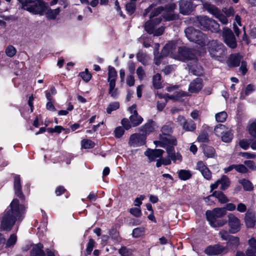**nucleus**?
<instances>
[{
    "instance_id": "obj_56",
    "label": "nucleus",
    "mask_w": 256,
    "mask_h": 256,
    "mask_svg": "<svg viewBox=\"0 0 256 256\" xmlns=\"http://www.w3.org/2000/svg\"><path fill=\"white\" fill-rule=\"evenodd\" d=\"M235 170L240 173H246L248 172L246 167L244 164H235Z\"/></svg>"
},
{
    "instance_id": "obj_61",
    "label": "nucleus",
    "mask_w": 256,
    "mask_h": 256,
    "mask_svg": "<svg viewBox=\"0 0 256 256\" xmlns=\"http://www.w3.org/2000/svg\"><path fill=\"white\" fill-rule=\"evenodd\" d=\"M244 164L247 166L248 168H250L252 170H256V166L255 165L254 162L252 160H246L244 162Z\"/></svg>"
},
{
    "instance_id": "obj_13",
    "label": "nucleus",
    "mask_w": 256,
    "mask_h": 256,
    "mask_svg": "<svg viewBox=\"0 0 256 256\" xmlns=\"http://www.w3.org/2000/svg\"><path fill=\"white\" fill-rule=\"evenodd\" d=\"M196 169L200 172L204 178L208 180H212V173L203 162L200 160L196 163Z\"/></svg>"
},
{
    "instance_id": "obj_28",
    "label": "nucleus",
    "mask_w": 256,
    "mask_h": 256,
    "mask_svg": "<svg viewBox=\"0 0 256 256\" xmlns=\"http://www.w3.org/2000/svg\"><path fill=\"white\" fill-rule=\"evenodd\" d=\"M221 238L224 240H230L234 244H238L239 242V239L237 237L232 236L230 238L228 232L226 230H221L220 233Z\"/></svg>"
},
{
    "instance_id": "obj_16",
    "label": "nucleus",
    "mask_w": 256,
    "mask_h": 256,
    "mask_svg": "<svg viewBox=\"0 0 256 256\" xmlns=\"http://www.w3.org/2000/svg\"><path fill=\"white\" fill-rule=\"evenodd\" d=\"M206 214L208 220H211L212 218L224 216L226 214V210L224 208H215L212 211L207 210Z\"/></svg>"
},
{
    "instance_id": "obj_41",
    "label": "nucleus",
    "mask_w": 256,
    "mask_h": 256,
    "mask_svg": "<svg viewBox=\"0 0 256 256\" xmlns=\"http://www.w3.org/2000/svg\"><path fill=\"white\" fill-rule=\"evenodd\" d=\"M228 115L226 112L223 111L217 113L216 114L215 118L216 120L218 122H224L226 118Z\"/></svg>"
},
{
    "instance_id": "obj_45",
    "label": "nucleus",
    "mask_w": 256,
    "mask_h": 256,
    "mask_svg": "<svg viewBox=\"0 0 256 256\" xmlns=\"http://www.w3.org/2000/svg\"><path fill=\"white\" fill-rule=\"evenodd\" d=\"M217 218H212L211 220H208L210 226L212 227H219L222 226L224 224L225 222L224 220H217Z\"/></svg>"
},
{
    "instance_id": "obj_63",
    "label": "nucleus",
    "mask_w": 256,
    "mask_h": 256,
    "mask_svg": "<svg viewBox=\"0 0 256 256\" xmlns=\"http://www.w3.org/2000/svg\"><path fill=\"white\" fill-rule=\"evenodd\" d=\"M145 196L144 195H141L139 197L136 198L134 200V206H140L142 204V200L144 198Z\"/></svg>"
},
{
    "instance_id": "obj_19",
    "label": "nucleus",
    "mask_w": 256,
    "mask_h": 256,
    "mask_svg": "<svg viewBox=\"0 0 256 256\" xmlns=\"http://www.w3.org/2000/svg\"><path fill=\"white\" fill-rule=\"evenodd\" d=\"M243 56L238 54H231L227 60V64L229 67H236L240 65Z\"/></svg>"
},
{
    "instance_id": "obj_57",
    "label": "nucleus",
    "mask_w": 256,
    "mask_h": 256,
    "mask_svg": "<svg viewBox=\"0 0 256 256\" xmlns=\"http://www.w3.org/2000/svg\"><path fill=\"white\" fill-rule=\"evenodd\" d=\"M240 64H241L240 68V70L242 72V74L244 75L248 71L247 63L246 61L242 60Z\"/></svg>"
},
{
    "instance_id": "obj_2",
    "label": "nucleus",
    "mask_w": 256,
    "mask_h": 256,
    "mask_svg": "<svg viewBox=\"0 0 256 256\" xmlns=\"http://www.w3.org/2000/svg\"><path fill=\"white\" fill-rule=\"evenodd\" d=\"M24 210V206L19 204L18 201L14 199L4 212L1 224L2 228L4 230L10 229L16 220L21 219Z\"/></svg>"
},
{
    "instance_id": "obj_31",
    "label": "nucleus",
    "mask_w": 256,
    "mask_h": 256,
    "mask_svg": "<svg viewBox=\"0 0 256 256\" xmlns=\"http://www.w3.org/2000/svg\"><path fill=\"white\" fill-rule=\"evenodd\" d=\"M215 196L221 204H225L229 201L226 196L220 191H216L213 193Z\"/></svg>"
},
{
    "instance_id": "obj_47",
    "label": "nucleus",
    "mask_w": 256,
    "mask_h": 256,
    "mask_svg": "<svg viewBox=\"0 0 256 256\" xmlns=\"http://www.w3.org/2000/svg\"><path fill=\"white\" fill-rule=\"evenodd\" d=\"M120 107V104L118 102H113L110 103L106 108V112L108 114H110L112 111L116 110Z\"/></svg>"
},
{
    "instance_id": "obj_7",
    "label": "nucleus",
    "mask_w": 256,
    "mask_h": 256,
    "mask_svg": "<svg viewBox=\"0 0 256 256\" xmlns=\"http://www.w3.org/2000/svg\"><path fill=\"white\" fill-rule=\"evenodd\" d=\"M186 38L192 42H194L198 44L203 46L207 42L206 36L200 32L190 27L185 30Z\"/></svg>"
},
{
    "instance_id": "obj_17",
    "label": "nucleus",
    "mask_w": 256,
    "mask_h": 256,
    "mask_svg": "<svg viewBox=\"0 0 256 256\" xmlns=\"http://www.w3.org/2000/svg\"><path fill=\"white\" fill-rule=\"evenodd\" d=\"M179 4L180 12L183 14H188L194 8L190 0H182Z\"/></svg>"
},
{
    "instance_id": "obj_26",
    "label": "nucleus",
    "mask_w": 256,
    "mask_h": 256,
    "mask_svg": "<svg viewBox=\"0 0 256 256\" xmlns=\"http://www.w3.org/2000/svg\"><path fill=\"white\" fill-rule=\"evenodd\" d=\"M249 134L256 138V119L250 120L247 126Z\"/></svg>"
},
{
    "instance_id": "obj_23",
    "label": "nucleus",
    "mask_w": 256,
    "mask_h": 256,
    "mask_svg": "<svg viewBox=\"0 0 256 256\" xmlns=\"http://www.w3.org/2000/svg\"><path fill=\"white\" fill-rule=\"evenodd\" d=\"M108 84H116V82L117 79L118 74L116 69L112 66H108Z\"/></svg>"
},
{
    "instance_id": "obj_15",
    "label": "nucleus",
    "mask_w": 256,
    "mask_h": 256,
    "mask_svg": "<svg viewBox=\"0 0 256 256\" xmlns=\"http://www.w3.org/2000/svg\"><path fill=\"white\" fill-rule=\"evenodd\" d=\"M226 252V248L218 244L208 246L204 250V252L208 255H216Z\"/></svg>"
},
{
    "instance_id": "obj_48",
    "label": "nucleus",
    "mask_w": 256,
    "mask_h": 256,
    "mask_svg": "<svg viewBox=\"0 0 256 256\" xmlns=\"http://www.w3.org/2000/svg\"><path fill=\"white\" fill-rule=\"evenodd\" d=\"M144 228H137L132 231V236L134 238H138L144 234Z\"/></svg>"
},
{
    "instance_id": "obj_24",
    "label": "nucleus",
    "mask_w": 256,
    "mask_h": 256,
    "mask_svg": "<svg viewBox=\"0 0 256 256\" xmlns=\"http://www.w3.org/2000/svg\"><path fill=\"white\" fill-rule=\"evenodd\" d=\"M162 132L163 133V136H161L160 138V140L158 141L154 142V144L156 146H160L164 147V144L163 143H158L159 142H164L166 140V138H168V136H170L168 135V134L172 132V129L168 126H164L162 128ZM171 137H172L171 136Z\"/></svg>"
},
{
    "instance_id": "obj_20",
    "label": "nucleus",
    "mask_w": 256,
    "mask_h": 256,
    "mask_svg": "<svg viewBox=\"0 0 256 256\" xmlns=\"http://www.w3.org/2000/svg\"><path fill=\"white\" fill-rule=\"evenodd\" d=\"M164 151L162 150L156 149L154 150H148L144 152V154L150 160H154L158 158H160Z\"/></svg>"
},
{
    "instance_id": "obj_39",
    "label": "nucleus",
    "mask_w": 256,
    "mask_h": 256,
    "mask_svg": "<svg viewBox=\"0 0 256 256\" xmlns=\"http://www.w3.org/2000/svg\"><path fill=\"white\" fill-rule=\"evenodd\" d=\"M136 1L137 0H131L130 2L126 4V10L129 14H132L134 12L136 9Z\"/></svg>"
},
{
    "instance_id": "obj_29",
    "label": "nucleus",
    "mask_w": 256,
    "mask_h": 256,
    "mask_svg": "<svg viewBox=\"0 0 256 256\" xmlns=\"http://www.w3.org/2000/svg\"><path fill=\"white\" fill-rule=\"evenodd\" d=\"M178 178L182 180H186L191 178L192 174L189 170H180L178 172Z\"/></svg>"
},
{
    "instance_id": "obj_25",
    "label": "nucleus",
    "mask_w": 256,
    "mask_h": 256,
    "mask_svg": "<svg viewBox=\"0 0 256 256\" xmlns=\"http://www.w3.org/2000/svg\"><path fill=\"white\" fill-rule=\"evenodd\" d=\"M248 247L246 251V256H256V240L251 238L248 242Z\"/></svg>"
},
{
    "instance_id": "obj_50",
    "label": "nucleus",
    "mask_w": 256,
    "mask_h": 256,
    "mask_svg": "<svg viewBox=\"0 0 256 256\" xmlns=\"http://www.w3.org/2000/svg\"><path fill=\"white\" fill-rule=\"evenodd\" d=\"M16 236L14 234H12L6 243V246L7 247H10L14 246L16 244Z\"/></svg>"
},
{
    "instance_id": "obj_27",
    "label": "nucleus",
    "mask_w": 256,
    "mask_h": 256,
    "mask_svg": "<svg viewBox=\"0 0 256 256\" xmlns=\"http://www.w3.org/2000/svg\"><path fill=\"white\" fill-rule=\"evenodd\" d=\"M228 127L224 124H218L214 128V132L215 134L220 138L228 130Z\"/></svg>"
},
{
    "instance_id": "obj_22",
    "label": "nucleus",
    "mask_w": 256,
    "mask_h": 256,
    "mask_svg": "<svg viewBox=\"0 0 256 256\" xmlns=\"http://www.w3.org/2000/svg\"><path fill=\"white\" fill-rule=\"evenodd\" d=\"M256 214L252 211H248L244 218L246 226L248 228H252L256 223Z\"/></svg>"
},
{
    "instance_id": "obj_21",
    "label": "nucleus",
    "mask_w": 256,
    "mask_h": 256,
    "mask_svg": "<svg viewBox=\"0 0 256 256\" xmlns=\"http://www.w3.org/2000/svg\"><path fill=\"white\" fill-rule=\"evenodd\" d=\"M202 88V80L200 78H197L190 83L188 90L190 92H198Z\"/></svg>"
},
{
    "instance_id": "obj_32",
    "label": "nucleus",
    "mask_w": 256,
    "mask_h": 256,
    "mask_svg": "<svg viewBox=\"0 0 256 256\" xmlns=\"http://www.w3.org/2000/svg\"><path fill=\"white\" fill-rule=\"evenodd\" d=\"M132 126L134 127L140 124L142 122V118L138 114H132L130 116Z\"/></svg>"
},
{
    "instance_id": "obj_14",
    "label": "nucleus",
    "mask_w": 256,
    "mask_h": 256,
    "mask_svg": "<svg viewBox=\"0 0 256 256\" xmlns=\"http://www.w3.org/2000/svg\"><path fill=\"white\" fill-rule=\"evenodd\" d=\"M219 185H220V188L222 190H224L228 188L230 185V180L227 176L223 175L220 178L211 184L210 186L211 190L217 188Z\"/></svg>"
},
{
    "instance_id": "obj_3",
    "label": "nucleus",
    "mask_w": 256,
    "mask_h": 256,
    "mask_svg": "<svg viewBox=\"0 0 256 256\" xmlns=\"http://www.w3.org/2000/svg\"><path fill=\"white\" fill-rule=\"evenodd\" d=\"M162 10L161 8H154L153 6H150L146 10L145 14H144V15H146L149 12L150 13V20L146 23L144 28L148 33L153 34L154 36H159L162 34L164 32V28L162 26L156 30V26L160 22L162 19L160 18H156L154 20L152 19L154 16L160 14Z\"/></svg>"
},
{
    "instance_id": "obj_64",
    "label": "nucleus",
    "mask_w": 256,
    "mask_h": 256,
    "mask_svg": "<svg viewBox=\"0 0 256 256\" xmlns=\"http://www.w3.org/2000/svg\"><path fill=\"white\" fill-rule=\"evenodd\" d=\"M223 12L228 16L229 17L234 14V10L232 8H230L228 9H224L222 10Z\"/></svg>"
},
{
    "instance_id": "obj_40",
    "label": "nucleus",
    "mask_w": 256,
    "mask_h": 256,
    "mask_svg": "<svg viewBox=\"0 0 256 256\" xmlns=\"http://www.w3.org/2000/svg\"><path fill=\"white\" fill-rule=\"evenodd\" d=\"M196 128L195 124L191 120L186 122L183 126L184 129L187 131H193L196 129Z\"/></svg>"
},
{
    "instance_id": "obj_5",
    "label": "nucleus",
    "mask_w": 256,
    "mask_h": 256,
    "mask_svg": "<svg viewBox=\"0 0 256 256\" xmlns=\"http://www.w3.org/2000/svg\"><path fill=\"white\" fill-rule=\"evenodd\" d=\"M158 143H163L164 144V148L166 150L168 157L174 162H180L182 160V156L179 153L175 154L174 151V146L177 144L176 138L168 136L164 142L160 141Z\"/></svg>"
},
{
    "instance_id": "obj_59",
    "label": "nucleus",
    "mask_w": 256,
    "mask_h": 256,
    "mask_svg": "<svg viewBox=\"0 0 256 256\" xmlns=\"http://www.w3.org/2000/svg\"><path fill=\"white\" fill-rule=\"evenodd\" d=\"M121 124L126 130H128L132 126L130 120H129L128 118H123L122 120Z\"/></svg>"
},
{
    "instance_id": "obj_42",
    "label": "nucleus",
    "mask_w": 256,
    "mask_h": 256,
    "mask_svg": "<svg viewBox=\"0 0 256 256\" xmlns=\"http://www.w3.org/2000/svg\"><path fill=\"white\" fill-rule=\"evenodd\" d=\"M239 182L242 185L244 188L246 190H250L252 189V184L248 180H239Z\"/></svg>"
},
{
    "instance_id": "obj_34",
    "label": "nucleus",
    "mask_w": 256,
    "mask_h": 256,
    "mask_svg": "<svg viewBox=\"0 0 256 256\" xmlns=\"http://www.w3.org/2000/svg\"><path fill=\"white\" fill-rule=\"evenodd\" d=\"M203 152L204 156L207 158H213L215 154L214 149L210 146H203Z\"/></svg>"
},
{
    "instance_id": "obj_54",
    "label": "nucleus",
    "mask_w": 256,
    "mask_h": 256,
    "mask_svg": "<svg viewBox=\"0 0 256 256\" xmlns=\"http://www.w3.org/2000/svg\"><path fill=\"white\" fill-rule=\"evenodd\" d=\"M130 212L134 216L137 218H139L142 215L140 209L138 208H130Z\"/></svg>"
},
{
    "instance_id": "obj_37",
    "label": "nucleus",
    "mask_w": 256,
    "mask_h": 256,
    "mask_svg": "<svg viewBox=\"0 0 256 256\" xmlns=\"http://www.w3.org/2000/svg\"><path fill=\"white\" fill-rule=\"evenodd\" d=\"M187 95V94L185 92H176L174 95H166V98L171 99L174 100H178L180 99V98L184 96Z\"/></svg>"
},
{
    "instance_id": "obj_4",
    "label": "nucleus",
    "mask_w": 256,
    "mask_h": 256,
    "mask_svg": "<svg viewBox=\"0 0 256 256\" xmlns=\"http://www.w3.org/2000/svg\"><path fill=\"white\" fill-rule=\"evenodd\" d=\"M175 48L176 46L174 43L169 42L167 44L162 51V56L170 55L172 58L181 61H185L192 58V54L190 52L184 47L180 48L178 49V54H173L172 52Z\"/></svg>"
},
{
    "instance_id": "obj_55",
    "label": "nucleus",
    "mask_w": 256,
    "mask_h": 256,
    "mask_svg": "<svg viewBox=\"0 0 256 256\" xmlns=\"http://www.w3.org/2000/svg\"><path fill=\"white\" fill-rule=\"evenodd\" d=\"M6 53L8 56L12 57L16 54V50L14 46H10L6 48Z\"/></svg>"
},
{
    "instance_id": "obj_18",
    "label": "nucleus",
    "mask_w": 256,
    "mask_h": 256,
    "mask_svg": "<svg viewBox=\"0 0 256 256\" xmlns=\"http://www.w3.org/2000/svg\"><path fill=\"white\" fill-rule=\"evenodd\" d=\"M42 248V246L41 244L34 246L31 250L30 256H44ZM46 256H56V254L54 251L48 250L46 251Z\"/></svg>"
},
{
    "instance_id": "obj_8",
    "label": "nucleus",
    "mask_w": 256,
    "mask_h": 256,
    "mask_svg": "<svg viewBox=\"0 0 256 256\" xmlns=\"http://www.w3.org/2000/svg\"><path fill=\"white\" fill-rule=\"evenodd\" d=\"M200 2H202L204 8L218 18L222 24H228V16L223 12V11L220 12L216 6L206 2L205 0H200Z\"/></svg>"
},
{
    "instance_id": "obj_52",
    "label": "nucleus",
    "mask_w": 256,
    "mask_h": 256,
    "mask_svg": "<svg viewBox=\"0 0 256 256\" xmlns=\"http://www.w3.org/2000/svg\"><path fill=\"white\" fill-rule=\"evenodd\" d=\"M241 156L246 159H254L256 158V154L250 152H241L239 154Z\"/></svg>"
},
{
    "instance_id": "obj_6",
    "label": "nucleus",
    "mask_w": 256,
    "mask_h": 256,
    "mask_svg": "<svg viewBox=\"0 0 256 256\" xmlns=\"http://www.w3.org/2000/svg\"><path fill=\"white\" fill-rule=\"evenodd\" d=\"M208 51L211 56L218 61L222 62L226 58V52L224 46L222 44L212 41Z\"/></svg>"
},
{
    "instance_id": "obj_44",
    "label": "nucleus",
    "mask_w": 256,
    "mask_h": 256,
    "mask_svg": "<svg viewBox=\"0 0 256 256\" xmlns=\"http://www.w3.org/2000/svg\"><path fill=\"white\" fill-rule=\"evenodd\" d=\"M254 85L251 84H248L246 87L244 93L242 92L241 94L240 97L242 98H244L246 96H248L250 93L254 92Z\"/></svg>"
},
{
    "instance_id": "obj_11",
    "label": "nucleus",
    "mask_w": 256,
    "mask_h": 256,
    "mask_svg": "<svg viewBox=\"0 0 256 256\" xmlns=\"http://www.w3.org/2000/svg\"><path fill=\"white\" fill-rule=\"evenodd\" d=\"M228 217L230 232L232 234H235L238 232L241 226L240 220L232 214H230Z\"/></svg>"
},
{
    "instance_id": "obj_62",
    "label": "nucleus",
    "mask_w": 256,
    "mask_h": 256,
    "mask_svg": "<svg viewBox=\"0 0 256 256\" xmlns=\"http://www.w3.org/2000/svg\"><path fill=\"white\" fill-rule=\"evenodd\" d=\"M126 84L130 86H133L134 84V78L132 74L129 75L126 78Z\"/></svg>"
},
{
    "instance_id": "obj_53",
    "label": "nucleus",
    "mask_w": 256,
    "mask_h": 256,
    "mask_svg": "<svg viewBox=\"0 0 256 256\" xmlns=\"http://www.w3.org/2000/svg\"><path fill=\"white\" fill-rule=\"evenodd\" d=\"M80 76L86 82L90 81L92 78L91 74L88 72V69H86L84 72H80Z\"/></svg>"
},
{
    "instance_id": "obj_30",
    "label": "nucleus",
    "mask_w": 256,
    "mask_h": 256,
    "mask_svg": "<svg viewBox=\"0 0 256 256\" xmlns=\"http://www.w3.org/2000/svg\"><path fill=\"white\" fill-rule=\"evenodd\" d=\"M156 128V124L153 122H148L145 124L142 128V132L145 134L144 136L149 134L150 133L154 130Z\"/></svg>"
},
{
    "instance_id": "obj_12",
    "label": "nucleus",
    "mask_w": 256,
    "mask_h": 256,
    "mask_svg": "<svg viewBox=\"0 0 256 256\" xmlns=\"http://www.w3.org/2000/svg\"><path fill=\"white\" fill-rule=\"evenodd\" d=\"M146 140V136L134 134L130 136L128 144L130 146L135 148L144 144Z\"/></svg>"
},
{
    "instance_id": "obj_1",
    "label": "nucleus",
    "mask_w": 256,
    "mask_h": 256,
    "mask_svg": "<svg viewBox=\"0 0 256 256\" xmlns=\"http://www.w3.org/2000/svg\"><path fill=\"white\" fill-rule=\"evenodd\" d=\"M21 4V8L34 14H45L46 17L50 20H54L60 12L59 8L52 10L42 0H18Z\"/></svg>"
},
{
    "instance_id": "obj_43",
    "label": "nucleus",
    "mask_w": 256,
    "mask_h": 256,
    "mask_svg": "<svg viewBox=\"0 0 256 256\" xmlns=\"http://www.w3.org/2000/svg\"><path fill=\"white\" fill-rule=\"evenodd\" d=\"M153 86L156 88H161L160 75L156 74L153 77L152 80Z\"/></svg>"
},
{
    "instance_id": "obj_35",
    "label": "nucleus",
    "mask_w": 256,
    "mask_h": 256,
    "mask_svg": "<svg viewBox=\"0 0 256 256\" xmlns=\"http://www.w3.org/2000/svg\"><path fill=\"white\" fill-rule=\"evenodd\" d=\"M233 138V134L230 128H228L226 132L222 136V140L224 142L229 143Z\"/></svg>"
},
{
    "instance_id": "obj_10",
    "label": "nucleus",
    "mask_w": 256,
    "mask_h": 256,
    "mask_svg": "<svg viewBox=\"0 0 256 256\" xmlns=\"http://www.w3.org/2000/svg\"><path fill=\"white\" fill-rule=\"evenodd\" d=\"M222 36L226 44L230 48H235L236 46V42L235 37L232 30L228 28H224L223 30Z\"/></svg>"
},
{
    "instance_id": "obj_46",
    "label": "nucleus",
    "mask_w": 256,
    "mask_h": 256,
    "mask_svg": "<svg viewBox=\"0 0 256 256\" xmlns=\"http://www.w3.org/2000/svg\"><path fill=\"white\" fill-rule=\"evenodd\" d=\"M132 252L131 249L127 248L126 247H122L118 250V252L122 256H132Z\"/></svg>"
},
{
    "instance_id": "obj_38",
    "label": "nucleus",
    "mask_w": 256,
    "mask_h": 256,
    "mask_svg": "<svg viewBox=\"0 0 256 256\" xmlns=\"http://www.w3.org/2000/svg\"><path fill=\"white\" fill-rule=\"evenodd\" d=\"M108 94L114 98H116L118 95V92L117 88H116V84H108Z\"/></svg>"
},
{
    "instance_id": "obj_33",
    "label": "nucleus",
    "mask_w": 256,
    "mask_h": 256,
    "mask_svg": "<svg viewBox=\"0 0 256 256\" xmlns=\"http://www.w3.org/2000/svg\"><path fill=\"white\" fill-rule=\"evenodd\" d=\"M14 188L15 190L16 194L20 196L22 194L21 193V185L20 182V177L19 176H14Z\"/></svg>"
},
{
    "instance_id": "obj_58",
    "label": "nucleus",
    "mask_w": 256,
    "mask_h": 256,
    "mask_svg": "<svg viewBox=\"0 0 256 256\" xmlns=\"http://www.w3.org/2000/svg\"><path fill=\"white\" fill-rule=\"evenodd\" d=\"M124 130L121 126L117 127L114 130V136L117 138H120L124 134Z\"/></svg>"
},
{
    "instance_id": "obj_60",
    "label": "nucleus",
    "mask_w": 256,
    "mask_h": 256,
    "mask_svg": "<svg viewBox=\"0 0 256 256\" xmlns=\"http://www.w3.org/2000/svg\"><path fill=\"white\" fill-rule=\"evenodd\" d=\"M136 74L138 78L142 80L145 76V72L142 67H138L136 70Z\"/></svg>"
},
{
    "instance_id": "obj_36",
    "label": "nucleus",
    "mask_w": 256,
    "mask_h": 256,
    "mask_svg": "<svg viewBox=\"0 0 256 256\" xmlns=\"http://www.w3.org/2000/svg\"><path fill=\"white\" fill-rule=\"evenodd\" d=\"M95 146L94 142L92 140L88 139H84L81 141L82 148L84 149H89L93 148Z\"/></svg>"
},
{
    "instance_id": "obj_9",
    "label": "nucleus",
    "mask_w": 256,
    "mask_h": 256,
    "mask_svg": "<svg viewBox=\"0 0 256 256\" xmlns=\"http://www.w3.org/2000/svg\"><path fill=\"white\" fill-rule=\"evenodd\" d=\"M198 21L202 29L210 30L213 32H217L220 30V26L215 20L208 18L206 16L198 18Z\"/></svg>"
},
{
    "instance_id": "obj_49",
    "label": "nucleus",
    "mask_w": 256,
    "mask_h": 256,
    "mask_svg": "<svg viewBox=\"0 0 256 256\" xmlns=\"http://www.w3.org/2000/svg\"><path fill=\"white\" fill-rule=\"evenodd\" d=\"M95 242L92 238L90 239L86 248V253L90 254L94 247Z\"/></svg>"
},
{
    "instance_id": "obj_51",
    "label": "nucleus",
    "mask_w": 256,
    "mask_h": 256,
    "mask_svg": "<svg viewBox=\"0 0 256 256\" xmlns=\"http://www.w3.org/2000/svg\"><path fill=\"white\" fill-rule=\"evenodd\" d=\"M240 146L244 150H247L250 146V141L246 139H242L239 142Z\"/></svg>"
}]
</instances>
